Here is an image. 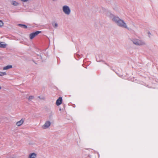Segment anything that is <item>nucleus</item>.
<instances>
[{"label": "nucleus", "instance_id": "9", "mask_svg": "<svg viewBox=\"0 0 158 158\" xmlns=\"http://www.w3.org/2000/svg\"><path fill=\"white\" fill-rule=\"evenodd\" d=\"M12 68V65H8L6 66H4L3 68V70H7L9 69H11Z\"/></svg>", "mask_w": 158, "mask_h": 158}, {"label": "nucleus", "instance_id": "11", "mask_svg": "<svg viewBox=\"0 0 158 158\" xmlns=\"http://www.w3.org/2000/svg\"><path fill=\"white\" fill-rule=\"evenodd\" d=\"M11 3L12 5L15 6H17L18 5L19 3L18 2L15 1H12L11 2Z\"/></svg>", "mask_w": 158, "mask_h": 158}, {"label": "nucleus", "instance_id": "14", "mask_svg": "<svg viewBox=\"0 0 158 158\" xmlns=\"http://www.w3.org/2000/svg\"><path fill=\"white\" fill-rule=\"evenodd\" d=\"M34 98V97L33 96H30L28 98V99L29 101H31Z\"/></svg>", "mask_w": 158, "mask_h": 158}, {"label": "nucleus", "instance_id": "5", "mask_svg": "<svg viewBox=\"0 0 158 158\" xmlns=\"http://www.w3.org/2000/svg\"><path fill=\"white\" fill-rule=\"evenodd\" d=\"M50 125V122L49 121H47L42 126V127L43 129H46L49 127Z\"/></svg>", "mask_w": 158, "mask_h": 158}, {"label": "nucleus", "instance_id": "7", "mask_svg": "<svg viewBox=\"0 0 158 158\" xmlns=\"http://www.w3.org/2000/svg\"><path fill=\"white\" fill-rule=\"evenodd\" d=\"M62 99L61 97H60L58 99L56 100V104L57 106L60 105L62 103Z\"/></svg>", "mask_w": 158, "mask_h": 158}, {"label": "nucleus", "instance_id": "18", "mask_svg": "<svg viewBox=\"0 0 158 158\" xmlns=\"http://www.w3.org/2000/svg\"><path fill=\"white\" fill-rule=\"evenodd\" d=\"M52 1H54V2H55V1H57V0H52Z\"/></svg>", "mask_w": 158, "mask_h": 158}, {"label": "nucleus", "instance_id": "15", "mask_svg": "<svg viewBox=\"0 0 158 158\" xmlns=\"http://www.w3.org/2000/svg\"><path fill=\"white\" fill-rule=\"evenodd\" d=\"M19 25L21 27H23L25 28H27V26L25 25L19 24Z\"/></svg>", "mask_w": 158, "mask_h": 158}, {"label": "nucleus", "instance_id": "6", "mask_svg": "<svg viewBox=\"0 0 158 158\" xmlns=\"http://www.w3.org/2000/svg\"><path fill=\"white\" fill-rule=\"evenodd\" d=\"M37 157V153L35 152H32L30 153L28 155V158H36Z\"/></svg>", "mask_w": 158, "mask_h": 158}, {"label": "nucleus", "instance_id": "1", "mask_svg": "<svg viewBox=\"0 0 158 158\" xmlns=\"http://www.w3.org/2000/svg\"><path fill=\"white\" fill-rule=\"evenodd\" d=\"M105 14L107 17L111 19L112 21L114 22L119 27L126 28L129 31H133L135 27L134 24L132 23L130 24V27H128L124 20L118 17L114 16L110 12H106Z\"/></svg>", "mask_w": 158, "mask_h": 158}, {"label": "nucleus", "instance_id": "4", "mask_svg": "<svg viewBox=\"0 0 158 158\" xmlns=\"http://www.w3.org/2000/svg\"><path fill=\"white\" fill-rule=\"evenodd\" d=\"M41 31H36L34 32L31 33L29 35V37L30 39L32 40L38 34L40 33Z\"/></svg>", "mask_w": 158, "mask_h": 158}, {"label": "nucleus", "instance_id": "2", "mask_svg": "<svg viewBox=\"0 0 158 158\" xmlns=\"http://www.w3.org/2000/svg\"><path fill=\"white\" fill-rule=\"evenodd\" d=\"M133 44L137 46H141L145 45V43L142 40L137 38H133L131 40Z\"/></svg>", "mask_w": 158, "mask_h": 158}, {"label": "nucleus", "instance_id": "10", "mask_svg": "<svg viewBox=\"0 0 158 158\" xmlns=\"http://www.w3.org/2000/svg\"><path fill=\"white\" fill-rule=\"evenodd\" d=\"M6 44H5L4 42H1L0 43V48H5L6 47Z\"/></svg>", "mask_w": 158, "mask_h": 158}, {"label": "nucleus", "instance_id": "12", "mask_svg": "<svg viewBox=\"0 0 158 158\" xmlns=\"http://www.w3.org/2000/svg\"><path fill=\"white\" fill-rule=\"evenodd\" d=\"M6 75V73L5 72H0V76H3Z\"/></svg>", "mask_w": 158, "mask_h": 158}, {"label": "nucleus", "instance_id": "19", "mask_svg": "<svg viewBox=\"0 0 158 158\" xmlns=\"http://www.w3.org/2000/svg\"><path fill=\"white\" fill-rule=\"evenodd\" d=\"M2 87L1 86H0V90L1 89Z\"/></svg>", "mask_w": 158, "mask_h": 158}, {"label": "nucleus", "instance_id": "13", "mask_svg": "<svg viewBox=\"0 0 158 158\" xmlns=\"http://www.w3.org/2000/svg\"><path fill=\"white\" fill-rule=\"evenodd\" d=\"M52 25L53 27L55 28H56L58 26V24L57 23H52Z\"/></svg>", "mask_w": 158, "mask_h": 158}, {"label": "nucleus", "instance_id": "8", "mask_svg": "<svg viewBox=\"0 0 158 158\" xmlns=\"http://www.w3.org/2000/svg\"><path fill=\"white\" fill-rule=\"evenodd\" d=\"M24 121L23 119H22L20 120L17 122L16 123V125L18 126H20L23 123Z\"/></svg>", "mask_w": 158, "mask_h": 158}, {"label": "nucleus", "instance_id": "17", "mask_svg": "<svg viewBox=\"0 0 158 158\" xmlns=\"http://www.w3.org/2000/svg\"><path fill=\"white\" fill-rule=\"evenodd\" d=\"M29 0H21V1L23 2H27Z\"/></svg>", "mask_w": 158, "mask_h": 158}, {"label": "nucleus", "instance_id": "16", "mask_svg": "<svg viewBox=\"0 0 158 158\" xmlns=\"http://www.w3.org/2000/svg\"><path fill=\"white\" fill-rule=\"evenodd\" d=\"M3 25V23L1 20H0V27L2 26Z\"/></svg>", "mask_w": 158, "mask_h": 158}, {"label": "nucleus", "instance_id": "3", "mask_svg": "<svg viewBox=\"0 0 158 158\" xmlns=\"http://www.w3.org/2000/svg\"><path fill=\"white\" fill-rule=\"evenodd\" d=\"M62 11L64 13L67 15H69L71 12V9L69 6L67 5H64L63 6Z\"/></svg>", "mask_w": 158, "mask_h": 158}]
</instances>
